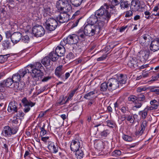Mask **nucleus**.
Listing matches in <instances>:
<instances>
[{"mask_svg":"<svg viewBox=\"0 0 159 159\" xmlns=\"http://www.w3.org/2000/svg\"><path fill=\"white\" fill-rule=\"evenodd\" d=\"M107 126L110 128H113L115 125V124L114 122L110 120H108L106 121Z\"/></svg>","mask_w":159,"mask_h":159,"instance_id":"nucleus-54","label":"nucleus"},{"mask_svg":"<svg viewBox=\"0 0 159 159\" xmlns=\"http://www.w3.org/2000/svg\"><path fill=\"white\" fill-rule=\"evenodd\" d=\"M25 115L24 113L22 111H19L18 113H17L16 116L17 117H23Z\"/></svg>","mask_w":159,"mask_h":159,"instance_id":"nucleus-64","label":"nucleus"},{"mask_svg":"<svg viewBox=\"0 0 159 159\" xmlns=\"http://www.w3.org/2000/svg\"><path fill=\"white\" fill-rule=\"evenodd\" d=\"M22 102L24 107L30 106L32 107L35 105V103H33L31 102H29L26 99V98H24L21 101Z\"/></svg>","mask_w":159,"mask_h":159,"instance_id":"nucleus-29","label":"nucleus"},{"mask_svg":"<svg viewBox=\"0 0 159 159\" xmlns=\"http://www.w3.org/2000/svg\"><path fill=\"white\" fill-rule=\"evenodd\" d=\"M150 106H147V107L150 111H152L157 109L159 106V102L156 100L153 99L150 102Z\"/></svg>","mask_w":159,"mask_h":159,"instance_id":"nucleus-16","label":"nucleus"},{"mask_svg":"<svg viewBox=\"0 0 159 159\" xmlns=\"http://www.w3.org/2000/svg\"><path fill=\"white\" fill-rule=\"evenodd\" d=\"M140 3L139 1H132L131 8L134 11H138L140 8Z\"/></svg>","mask_w":159,"mask_h":159,"instance_id":"nucleus-21","label":"nucleus"},{"mask_svg":"<svg viewBox=\"0 0 159 159\" xmlns=\"http://www.w3.org/2000/svg\"><path fill=\"white\" fill-rule=\"evenodd\" d=\"M49 57L50 59L53 61H57L60 56L59 54L56 52V51H52L51 52L49 55Z\"/></svg>","mask_w":159,"mask_h":159,"instance_id":"nucleus-24","label":"nucleus"},{"mask_svg":"<svg viewBox=\"0 0 159 159\" xmlns=\"http://www.w3.org/2000/svg\"><path fill=\"white\" fill-rule=\"evenodd\" d=\"M103 28H99V27L94 25H86L84 27V33L86 36H92L95 34L96 32L99 33Z\"/></svg>","mask_w":159,"mask_h":159,"instance_id":"nucleus-2","label":"nucleus"},{"mask_svg":"<svg viewBox=\"0 0 159 159\" xmlns=\"http://www.w3.org/2000/svg\"><path fill=\"white\" fill-rule=\"evenodd\" d=\"M133 12L131 11H129L126 12L125 17H129L132 16Z\"/></svg>","mask_w":159,"mask_h":159,"instance_id":"nucleus-62","label":"nucleus"},{"mask_svg":"<svg viewBox=\"0 0 159 159\" xmlns=\"http://www.w3.org/2000/svg\"><path fill=\"white\" fill-rule=\"evenodd\" d=\"M98 93V91L97 90H94L93 91H91L90 92L85 94L84 96V98L88 99H91V98H95L94 96V94Z\"/></svg>","mask_w":159,"mask_h":159,"instance_id":"nucleus-26","label":"nucleus"},{"mask_svg":"<svg viewBox=\"0 0 159 159\" xmlns=\"http://www.w3.org/2000/svg\"><path fill=\"white\" fill-rule=\"evenodd\" d=\"M158 88V87H149V89L151 92H154L156 93Z\"/></svg>","mask_w":159,"mask_h":159,"instance_id":"nucleus-59","label":"nucleus"},{"mask_svg":"<svg viewBox=\"0 0 159 159\" xmlns=\"http://www.w3.org/2000/svg\"><path fill=\"white\" fill-rule=\"evenodd\" d=\"M24 68L25 69L27 73H31L32 77L33 78H37L35 74L33 73L34 68L32 64H29Z\"/></svg>","mask_w":159,"mask_h":159,"instance_id":"nucleus-20","label":"nucleus"},{"mask_svg":"<svg viewBox=\"0 0 159 159\" xmlns=\"http://www.w3.org/2000/svg\"><path fill=\"white\" fill-rule=\"evenodd\" d=\"M121 111L123 113H125L127 111H129V108L128 107L126 106H123L120 108Z\"/></svg>","mask_w":159,"mask_h":159,"instance_id":"nucleus-57","label":"nucleus"},{"mask_svg":"<svg viewBox=\"0 0 159 159\" xmlns=\"http://www.w3.org/2000/svg\"><path fill=\"white\" fill-rule=\"evenodd\" d=\"M25 85V84L24 83H19L17 82L14 84V86L13 88H14L15 89L20 90L24 88Z\"/></svg>","mask_w":159,"mask_h":159,"instance_id":"nucleus-30","label":"nucleus"},{"mask_svg":"<svg viewBox=\"0 0 159 159\" xmlns=\"http://www.w3.org/2000/svg\"><path fill=\"white\" fill-rule=\"evenodd\" d=\"M18 104L14 100L11 101L9 103L7 111L9 112L15 113L18 111Z\"/></svg>","mask_w":159,"mask_h":159,"instance_id":"nucleus-9","label":"nucleus"},{"mask_svg":"<svg viewBox=\"0 0 159 159\" xmlns=\"http://www.w3.org/2000/svg\"><path fill=\"white\" fill-rule=\"evenodd\" d=\"M10 41L8 39L4 40L2 43V45L4 49H7L9 48L10 47Z\"/></svg>","mask_w":159,"mask_h":159,"instance_id":"nucleus-40","label":"nucleus"},{"mask_svg":"<svg viewBox=\"0 0 159 159\" xmlns=\"http://www.w3.org/2000/svg\"><path fill=\"white\" fill-rule=\"evenodd\" d=\"M48 148L49 150L54 153H56L58 152V147L57 146H55L53 143H50L48 145Z\"/></svg>","mask_w":159,"mask_h":159,"instance_id":"nucleus-25","label":"nucleus"},{"mask_svg":"<svg viewBox=\"0 0 159 159\" xmlns=\"http://www.w3.org/2000/svg\"><path fill=\"white\" fill-rule=\"evenodd\" d=\"M107 57V54H104L100 57L97 58V61H101L105 60Z\"/></svg>","mask_w":159,"mask_h":159,"instance_id":"nucleus-61","label":"nucleus"},{"mask_svg":"<svg viewBox=\"0 0 159 159\" xmlns=\"http://www.w3.org/2000/svg\"><path fill=\"white\" fill-rule=\"evenodd\" d=\"M150 48L151 51L154 52L159 50V40L158 39L154 40L151 42Z\"/></svg>","mask_w":159,"mask_h":159,"instance_id":"nucleus-13","label":"nucleus"},{"mask_svg":"<svg viewBox=\"0 0 159 159\" xmlns=\"http://www.w3.org/2000/svg\"><path fill=\"white\" fill-rule=\"evenodd\" d=\"M18 130V127L15 126L11 128L9 126H6L4 127L2 134L5 137H9L12 134H16Z\"/></svg>","mask_w":159,"mask_h":159,"instance_id":"nucleus-5","label":"nucleus"},{"mask_svg":"<svg viewBox=\"0 0 159 159\" xmlns=\"http://www.w3.org/2000/svg\"><path fill=\"white\" fill-rule=\"evenodd\" d=\"M65 40L68 44L75 45L78 42L79 39L77 35L74 34L69 35Z\"/></svg>","mask_w":159,"mask_h":159,"instance_id":"nucleus-10","label":"nucleus"},{"mask_svg":"<svg viewBox=\"0 0 159 159\" xmlns=\"http://www.w3.org/2000/svg\"><path fill=\"white\" fill-rule=\"evenodd\" d=\"M128 101H130L133 103H134L137 100V97L134 95H131L128 98Z\"/></svg>","mask_w":159,"mask_h":159,"instance_id":"nucleus-53","label":"nucleus"},{"mask_svg":"<svg viewBox=\"0 0 159 159\" xmlns=\"http://www.w3.org/2000/svg\"><path fill=\"white\" fill-rule=\"evenodd\" d=\"M32 65L34 68V74H35L36 78L38 77V80L41 79L44 75L42 71V70L43 68V67L39 62H36Z\"/></svg>","mask_w":159,"mask_h":159,"instance_id":"nucleus-4","label":"nucleus"},{"mask_svg":"<svg viewBox=\"0 0 159 159\" xmlns=\"http://www.w3.org/2000/svg\"><path fill=\"white\" fill-rule=\"evenodd\" d=\"M90 101L88 104V106L90 107L92 104H94L95 102V98H94L89 99Z\"/></svg>","mask_w":159,"mask_h":159,"instance_id":"nucleus-63","label":"nucleus"},{"mask_svg":"<svg viewBox=\"0 0 159 159\" xmlns=\"http://www.w3.org/2000/svg\"><path fill=\"white\" fill-rule=\"evenodd\" d=\"M119 82L120 84H125L126 83L127 77L125 75L120 74L118 78Z\"/></svg>","mask_w":159,"mask_h":159,"instance_id":"nucleus-28","label":"nucleus"},{"mask_svg":"<svg viewBox=\"0 0 159 159\" xmlns=\"http://www.w3.org/2000/svg\"><path fill=\"white\" fill-rule=\"evenodd\" d=\"M121 154V152L119 150H116L114 151L112 153V155L115 157L120 156Z\"/></svg>","mask_w":159,"mask_h":159,"instance_id":"nucleus-55","label":"nucleus"},{"mask_svg":"<svg viewBox=\"0 0 159 159\" xmlns=\"http://www.w3.org/2000/svg\"><path fill=\"white\" fill-rule=\"evenodd\" d=\"M50 60L49 57H45L42 60V63L45 67L49 66L50 65Z\"/></svg>","mask_w":159,"mask_h":159,"instance_id":"nucleus-32","label":"nucleus"},{"mask_svg":"<svg viewBox=\"0 0 159 159\" xmlns=\"http://www.w3.org/2000/svg\"><path fill=\"white\" fill-rule=\"evenodd\" d=\"M7 87H10L13 84H14V82L11 78H9L3 81Z\"/></svg>","mask_w":159,"mask_h":159,"instance_id":"nucleus-34","label":"nucleus"},{"mask_svg":"<svg viewBox=\"0 0 159 159\" xmlns=\"http://www.w3.org/2000/svg\"><path fill=\"white\" fill-rule=\"evenodd\" d=\"M21 37V33L18 32H15L11 35V41L14 43H17L20 41Z\"/></svg>","mask_w":159,"mask_h":159,"instance_id":"nucleus-12","label":"nucleus"},{"mask_svg":"<svg viewBox=\"0 0 159 159\" xmlns=\"http://www.w3.org/2000/svg\"><path fill=\"white\" fill-rule=\"evenodd\" d=\"M71 10V7L70 4L67 2L66 5L63 10V12L67 13V12L70 11Z\"/></svg>","mask_w":159,"mask_h":159,"instance_id":"nucleus-41","label":"nucleus"},{"mask_svg":"<svg viewBox=\"0 0 159 159\" xmlns=\"http://www.w3.org/2000/svg\"><path fill=\"white\" fill-rule=\"evenodd\" d=\"M108 83L104 82L100 86V90L102 92H106L107 89L108 90Z\"/></svg>","mask_w":159,"mask_h":159,"instance_id":"nucleus-38","label":"nucleus"},{"mask_svg":"<svg viewBox=\"0 0 159 159\" xmlns=\"http://www.w3.org/2000/svg\"><path fill=\"white\" fill-rule=\"evenodd\" d=\"M122 138L124 140L128 142H131L133 140V138L125 134H123Z\"/></svg>","mask_w":159,"mask_h":159,"instance_id":"nucleus-51","label":"nucleus"},{"mask_svg":"<svg viewBox=\"0 0 159 159\" xmlns=\"http://www.w3.org/2000/svg\"><path fill=\"white\" fill-rule=\"evenodd\" d=\"M32 32L35 36L40 37L44 34L45 31L44 28L41 25H37L33 28Z\"/></svg>","mask_w":159,"mask_h":159,"instance_id":"nucleus-6","label":"nucleus"},{"mask_svg":"<svg viewBox=\"0 0 159 159\" xmlns=\"http://www.w3.org/2000/svg\"><path fill=\"white\" fill-rule=\"evenodd\" d=\"M8 56V55H1L0 56V63H2L6 61Z\"/></svg>","mask_w":159,"mask_h":159,"instance_id":"nucleus-47","label":"nucleus"},{"mask_svg":"<svg viewBox=\"0 0 159 159\" xmlns=\"http://www.w3.org/2000/svg\"><path fill=\"white\" fill-rule=\"evenodd\" d=\"M110 2H111V4H112V6H108L109 9L108 11H111V10H114V9L115 8V6L119 4L121 0H108Z\"/></svg>","mask_w":159,"mask_h":159,"instance_id":"nucleus-23","label":"nucleus"},{"mask_svg":"<svg viewBox=\"0 0 159 159\" xmlns=\"http://www.w3.org/2000/svg\"><path fill=\"white\" fill-rule=\"evenodd\" d=\"M45 29L50 32L54 30L58 26V22L56 19L53 18H49L46 19L45 23Z\"/></svg>","mask_w":159,"mask_h":159,"instance_id":"nucleus-3","label":"nucleus"},{"mask_svg":"<svg viewBox=\"0 0 159 159\" xmlns=\"http://www.w3.org/2000/svg\"><path fill=\"white\" fill-rule=\"evenodd\" d=\"M63 42H61L60 43V44L61 46H58L55 50L56 52L59 54L60 57H62L64 56L65 52V49L63 46Z\"/></svg>","mask_w":159,"mask_h":159,"instance_id":"nucleus-14","label":"nucleus"},{"mask_svg":"<svg viewBox=\"0 0 159 159\" xmlns=\"http://www.w3.org/2000/svg\"><path fill=\"white\" fill-rule=\"evenodd\" d=\"M18 73L19 74V75L21 76V78L22 79L27 73L26 70L24 68L20 69L18 71Z\"/></svg>","mask_w":159,"mask_h":159,"instance_id":"nucleus-44","label":"nucleus"},{"mask_svg":"<svg viewBox=\"0 0 159 159\" xmlns=\"http://www.w3.org/2000/svg\"><path fill=\"white\" fill-rule=\"evenodd\" d=\"M85 0H70V2L72 5L75 7L79 6Z\"/></svg>","mask_w":159,"mask_h":159,"instance_id":"nucleus-35","label":"nucleus"},{"mask_svg":"<svg viewBox=\"0 0 159 159\" xmlns=\"http://www.w3.org/2000/svg\"><path fill=\"white\" fill-rule=\"evenodd\" d=\"M147 122L146 120L143 121L141 124V126L140 130V131L137 132L135 133L136 135L140 136L143 133L146 127L147 126Z\"/></svg>","mask_w":159,"mask_h":159,"instance_id":"nucleus-22","label":"nucleus"},{"mask_svg":"<svg viewBox=\"0 0 159 159\" xmlns=\"http://www.w3.org/2000/svg\"><path fill=\"white\" fill-rule=\"evenodd\" d=\"M21 40L22 42L25 43H28L30 41V38L27 35L22 36Z\"/></svg>","mask_w":159,"mask_h":159,"instance_id":"nucleus-43","label":"nucleus"},{"mask_svg":"<svg viewBox=\"0 0 159 159\" xmlns=\"http://www.w3.org/2000/svg\"><path fill=\"white\" fill-rule=\"evenodd\" d=\"M80 142L77 139L73 140L70 145V149L72 151L75 152L79 149L80 147Z\"/></svg>","mask_w":159,"mask_h":159,"instance_id":"nucleus-11","label":"nucleus"},{"mask_svg":"<svg viewBox=\"0 0 159 159\" xmlns=\"http://www.w3.org/2000/svg\"><path fill=\"white\" fill-rule=\"evenodd\" d=\"M110 133V130L107 129L103 130L100 133V135L102 137H107Z\"/></svg>","mask_w":159,"mask_h":159,"instance_id":"nucleus-49","label":"nucleus"},{"mask_svg":"<svg viewBox=\"0 0 159 159\" xmlns=\"http://www.w3.org/2000/svg\"><path fill=\"white\" fill-rule=\"evenodd\" d=\"M139 40L140 43L141 44H142V45L143 44L146 45H148L147 44V43H146V41L145 40L143 39L142 36L140 37L139 39Z\"/></svg>","mask_w":159,"mask_h":159,"instance_id":"nucleus-56","label":"nucleus"},{"mask_svg":"<svg viewBox=\"0 0 159 159\" xmlns=\"http://www.w3.org/2000/svg\"><path fill=\"white\" fill-rule=\"evenodd\" d=\"M149 56L148 52H144L142 54L140 57V61L143 62L148 60Z\"/></svg>","mask_w":159,"mask_h":159,"instance_id":"nucleus-31","label":"nucleus"},{"mask_svg":"<svg viewBox=\"0 0 159 159\" xmlns=\"http://www.w3.org/2000/svg\"><path fill=\"white\" fill-rule=\"evenodd\" d=\"M135 106L133 107V108H139L142 106L143 103L141 102H139V101L137 102H135Z\"/></svg>","mask_w":159,"mask_h":159,"instance_id":"nucleus-58","label":"nucleus"},{"mask_svg":"<svg viewBox=\"0 0 159 159\" xmlns=\"http://www.w3.org/2000/svg\"><path fill=\"white\" fill-rule=\"evenodd\" d=\"M67 1L66 0H59L56 4L57 8L61 11H62L65 7Z\"/></svg>","mask_w":159,"mask_h":159,"instance_id":"nucleus-18","label":"nucleus"},{"mask_svg":"<svg viewBox=\"0 0 159 159\" xmlns=\"http://www.w3.org/2000/svg\"><path fill=\"white\" fill-rule=\"evenodd\" d=\"M120 2V6L121 9H125L129 7L130 3L128 1L126 0H122Z\"/></svg>","mask_w":159,"mask_h":159,"instance_id":"nucleus-33","label":"nucleus"},{"mask_svg":"<svg viewBox=\"0 0 159 159\" xmlns=\"http://www.w3.org/2000/svg\"><path fill=\"white\" fill-rule=\"evenodd\" d=\"M45 126V125L44 124L42 127H39L40 129L41 130L40 135L42 137L44 135L47 133V131L44 129Z\"/></svg>","mask_w":159,"mask_h":159,"instance_id":"nucleus-50","label":"nucleus"},{"mask_svg":"<svg viewBox=\"0 0 159 159\" xmlns=\"http://www.w3.org/2000/svg\"><path fill=\"white\" fill-rule=\"evenodd\" d=\"M11 78L14 82V84L19 82L21 79L18 72L13 75Z\"/></svg>","mask_w":159,"mask_h":159,"instance_id":"nucleus-37","label":"nucleus"},{"mask_svg":"<svg viewBox=\"0 0 159 159\" xmlns=\"http://www.w3.org/2000/svg\"><path fill=\"white\" fill-rule=\"evenodd\" d=\"M108 90L112 92L117 89L119 86V81L116 79L111 78L108 82Z\"/></svg>","mask_w":159,"mask_h":159,"instance_id":"nucleus-7","label":"nucleus"},{"mask_svg":"<svg viewBox=\"0 0 159 159\" xmlns=\"http://www.w3.org/2000/svg\"><path fill=\"white\" fill-rule=\"evenodd\" d=\"M128 66L132 69H134L138 66V61L135 57L133 58L128 62Z\"/></svg>","mask_w":159,"mask_h":159,"instance_id":"nucleus-15","label":"nucleus"},{"mask_svg":"<svg viewBox=\"0 0 159 159\" xmlns=\"http://www.w3.org/2000/svg\"><path fill=\"white\" fill-rule=\"evenodd\" d=\"M7 87L5 85L3 82H1L0 84V92L3 91L4 90L5 88Z\"/></svg>","mask_w":159,"mask_h":159,"instance_id":"nucleus-60","label":"nucleus"},{"mask_svg":"<svg viewBox=\"0 0 159 159\" xmlns=\"http://www.w3.org/2000/svg\"><path fill=\"white\" fill-rule=\"evenodd\" d=\"M74 48L75 49L76 52L78 54L80 53L83 50L84 48V45L82 42H78L77 43H76L74 45Z\"/></svg>","mask_w":159,"mask_h":159,"instance_id":"nucleus-19","label":"nucleus"},{"mask_svg":"<svg viewBox=\"0 0 159 159\" xmlns=\"http://www.w3.org/2000/svg\"><path fill=\"white\" fill-rule=\"evenodd\" d=\"M149 111L150 110L146 107L143 110L139 111V114L141 116L142 119H144L148 115V113Z\"/></svg>","mask_w":159,"mask_h":159,"instance_id":"nucleus-27","label":"nucleus"},{"mask_svg":"<svg viewBox=\"0 0 159 159\" xmlns=\"http://www.w3.org/2000/svg\"><path fill=\"white\" fill-rule=\"evenodd\" d=\"M137 102L144 101L145 99V96L141 93L139 94L137 97Z\"/></svg>","mask_w":159,"mask_h":159,"instance_id":"nucleus-48","label":"nucleus"},{"mask_svg":"<svg viewBox=\"0 0 159 159\" xmlns=\"http://www.w3.org/2000/svg\"><path fill=\"white\" fill-rule=\"evenodd\" d=\"M77 90V89H75L71 92V93L69 94L68 98L65 102L66 103L68 101L72 99V97L74 95Z\"/></svg>","mask_w":159,"mask_h":159,"instance_id":"nucleus-45","label":"nucleus"},{"mask_svg":"<svg viewBox=\"0 0 159 159\" xmlns=\"http://www.w3.org/2000/svg\"><path fill=\"white\" fill-rule=\"evenodd\" d=\"M70 15L65 12H61L56 17V20L60 23L67 22L70 19Z\"/></svg>","mask_w":159,"mask_h":159,"instance_id":"nucleus-8","label":"nucleus"},{"mask_svg":"<svg viewBox=\"0 0 159 159\" xmlns=\"http://www.w3.org/2000/svg\"><path fill=\"white\" fill-rule=\"evenodd\" d=\"M137 116V115L135 114L134 115L133 117L132 116L128 115L127 116H125L124 117V119H126L127 121H129L130 123H133L134 122V117Z\"/></svg>","mask_w":159,"mask_h":159,"instance_id":"nucleus-42","label":"nucleus"},{"mask_svg":"<svg viewBox=\"0 0 159 159\" xmlns=\"http://www.w3.org/2000/svg\"><path fill=\"white\" fill-rule=\"evenodd\" d=\"M77 36L78 37L79 40H82L85 38L86 35L84 33V31L80 30L78 31Z\"/></svg>","mask_w":159,"mask_h":159,"instance_id":"nucleus-39","label":"nucleus"},{"mask_svg":"<svg viewBox=\"0 0 159 159\" xmlns=\"http://www.w3.org/2000/svg\"><path fill=\"white\" fill-rule=\"evenodd\" d=\"M149 89V87H140L137 89V91L138 92H141L143 91H145Z\"/></svg>","mask_w":159,"mask_h":159,"instance_id":"nucleus-52","label":"nucleus"},{"mask_svg":"<svg viewBox=\"0 0 159 159\" xmlns=\"http://www.w3.org/2000/svg\"><path fill=\"white\" fill-rule=\"evenodd\" d=\"M142 36L145 40L146 41L147 44H149L150 42V39L151 38V37L148 34L143 35Z\"/></svg>","mask_w":159,"mask_h":159,"instance_id":"nucleus-46","label":"nucleus"},{"mask_svg":"<svg viewBox=\"0 0 159 159\" xmlns=\"http://www.w3.org/2000/svg\"><path fill=\"white\" fill-rule=\"evenodd\" d=\"M62 68V65H60L57 66L55 70V75L59 78H63L62 75L64 73V71L63 70Z\"/></svg>","mask_w":159,"mask_h":159,"instance_id":"nucleus-17","label":"nucleus"},{"mask_svg":"<svg viewBox=\"0 0 159 159\" xmlns=\"http://www.w3.org/2000/svg\"><path fill=\"white\" fill-rule=\"evenodd\" d=\"M75 157L77 159H81L83 158L84 156L83 152L81 149H79L75 151Z\"/></svg>","mask_w":159,"mask_h":159,"instance_id":"nucleus-36","label":"nucleus"},{"mask_svg":"<svg viewBox=\"0 0 159 159\" xmlns=\"http://www.w3.org/2000/svg\"><path fill=\"white\" fill-rule=\"evenodd\" d=\"M107 4L102 6L87 19L88 25H94L99 28H104L110 19L111 14L108 11L109 8Z\"/></svg>","mask_w":159,"mask_h":159,"instance_id":"nucleus-1","label":"nucleus"}]
</instances>
